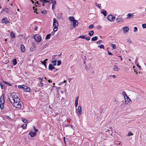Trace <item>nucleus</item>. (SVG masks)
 <instances>
[{
  "instance_id": "nucleus-1",
  "label": "nucleus",
  "mask_w": 146,
  "mask_h": 146,
  "mask_svg": "<svg viewBox=\"0 0 146 146\" xmlns=\"http://www.w3.org/2000/svg\"><path fill=\"white\" fill-rule=\"evenodd\" d=\"M11 98H9V100L10 102L12 103L13 104L16 102H20V99L19 98L16 94L15 93H13L11 94Z\"/></svg>"
},
{
  "instance_id": "nucleus-2",
  "label": "nucleus",
  "mask_w": 146,
  "mask_h": 146,
  "mask_svg": "<svg viewBox=\"0 0 146 146\" xmlns=\"http://www.w3.org/2000/svg\"><path fill=\"white\" fill-rule=\"evenodd\" d=\"M68 19L70 21L73 22V26L74 28L78 25V22L74 19V18L73 17H68Z\"/></svg>"
},
{
  "instance_id": "nucleus-3",
  "label": "nucleus",
  "mask_w": 146,
  "mask_h": 146,
  "mask_svg": "<svg viewBox=\"0 0 146 146\" xmlns=\"http://www.w3.org/2000/svg\"><path fill=\"white\" fill-rule=\"evenodd\" d=\"M13 106L15 108H21L22 105L21 102H16L12 104Z\"/></svg>"
},
{
  "instance_id": "nucleus-4",
  "label": "nucleus",
  "mask_w": 146,
  "mask_h": 146,
  "mask_svg": "<svg viewBox=\"0 0 146 146\" xmlns=\"http://www.w3.org/2000/svg\"><path fill=\"white\" fill-rule=\"evenodd\" d=\"M35 40L37 42H39L41 40V36L38 34L35 35L34 38Z\"/></svg>"
},
{
  "instance_id": "nucleus-5",
  "label": "nucleus",
  "mask_w": 146,
  "mask_h": 146,
  "mask_svg": "<svg viewBox=\"0 0 146 146\" xmlns=\"http://www.w3.org/2000/svg\"><path fill=\"white\" fill-rule=\"evenodd\" d=\"M115 17L112 15H109L107 17V19L110 21H113L115 19Z\"/></svg>"
},
{
  "instance_id": "nucleus-6",
  "label": "nucleus",
  "mask_w": 146,
  "mask_h": 146,
  "mask_svg": "<svg viewBox=\"0 0 146 146\" xmlns=\"http://www.w3.org/2000/svg\"><path fill=\"white\" fill-rule=\"evenodd\" d=\"M53 27H58V22L56 18H54L53 19Z\"/></svg>"
},
{
  "instance_id": "nucleus-7",
  "label": "nucleus",
  "mask_w": 146,
  "mask_h": 146,
  "mask_svg": "<svg viewBox=\"0 0 146 146\" xmlns=\"http://www.w3.org/2000/svg\"><path fill=\"white\" fill-rule=\"evenodd\" d=\"M76 113H78L79 115L81 114L82 111V108L80 106H79L78 109H76Z\"/></svg>"
},
{
  "instance_id": "nucleus-8",
  "label": "nucleus",
  "mask_w": 146,
  "mask_h": 146,
  "mask_svg": "<svg viewBox=\"0 0 146 146\" xmlns=\"http://www.w3.org/2000/svg\"><path fill=\"white\" fill-rule=\"evenodd\" d=\"M116 21L117 23H121L123 21V19L121 17H118L116 19Z\"/></svg>"
},
{
  "instance_id": "nucleus-9",
  "label": "nucleus",
  "mask_w": 146,
  "mask_h": 146,
  "mask_svg": "<svg viewBox=\"0 0 146 146\" xmlns=\"http://www.w3.org/2000/svg\"><path fill=\"white\" fill-rule=\"evenodd\" d=\"M1 22L3 23H5V24H7L9 22V21H8L7 19L6 18H3Z\"/></svg>"
},
{
  "instance_id": "nucleus-10",
  "label": "nucleus",
  "mask_w": 146,
  "mask_h": 146,
  "mask_svg": "<svg viewBox=\"0 0 146 146\" xmlns=\"http://www.w3.org/2000/svg\"><path fill=\"white\" fill-rule=\"evenodd\" d=\"M36 48V46L35 45L34 43H32V46L30 48V50L31 51H34L35 50Z\"/></svg>"
},
{
  "instance_id": "nucleus-11",
  "label": "nucleus",
  "mask_w": 146,
  "mask_h": 146,
  "mask_svg": "<svg viewBox=\"0 0 146 146\" xmlns=\"http://www.w3.org/2000/svg\"><path fill=\"white\" fill-rule=\"evenodd\" d=\"M24 87V90L25 92H29L30 91L31 89L29 87L25 86Z\"/></svg>"
},
{
  "instance_id": "nucleus-12",
  "label": "nucleus",
  "mask_w": 146,
  "mask_h": 146,
  "mask_svg": "<svg viewBox=\"0 0 146 146\" xmlns=\"http://www.w3.org/2000/svg\"><path fill=\"white\" fill-rule=\"evenodd\" d=\"M123 29L124 32L125 33L127 32L129 30V28L127 27H124Z\"/></svg>"
},
{
  "instance_id": "nucleus-13",
  "label": "nucleus",
  "mask_w": 146,
  "mask_h": 146,
  "mask_svg": "<svg viewBox=\"0 0 146 146\" xmlns=\"http://www.w3.org/2000/svg\"><path fill=\"white\" fill-rule=\"evenodd\" d=\"M55 67L52 64H49L48 67V69L50 70H52L53 69H54Z\"/></svg>"
},
{
  "instance_id": "nucleus-14",
  "label": "nucleus",
  "mask_w": 146,
  "mask_h": 146,
  "mask_svg": "<svg viewBox=\"0 0 146 146\" xmlns=\"http://www.w3.org/2000/svg\"><path fill=\"white\" fill-rule=\"evenodd\" d=\"M21 51L22 52H24L25 51V47L23 45H21Z\"/></svg>"
},
{
  "instance_id": "nucleus-15",
  "label": "nucleus",
  "mask_w": 146,
  "mask_h": 146,
  "mask_svg": "<svg viewBox=\"0 0 146 146\" xmlns=\"http://www.w3.org/2000/svg\"><path fill=\"white\" fill-rule=\"evenodd\" d=\"M101 13L103 14L104 16H106L107 15V12L104 9H102V10Z\"/></svg>"
},
{
  "instance_id": "nucleus-16",
  "label": "nucleus",
  "mask_w": 146,
  "mask_h": 146,
  "mask_svg": "<svg viewBox=\"0 0 146 146\" xmlns=\"http://www.w3.org/2000/svg\"><path fill=\"white\" fill-rule=\"evenodd\" d=\"M53 3V4H52V9L53 10L55 7V5H56V1H54L53 2V3Z\"/></svg>"
},
{
  "instance_id": "nucleus-17",
  "label": "nucleus",
  "mask_w": 146,
  "mask_h": 146,
  "mask_svg": "<svg viewBox=\"0 0 146 146\" xmlns=\"http://www.w3.org/2000/svg\"><path fill=\"white\" fill-rule=\"evenodd\" d=\"M38 86L39 87H42L43 86V84L42 81H40L39 83L37 84Z\"/></svg>"
},
{
  "instance_id": "nucleus-18",
  "label": "nucleus",
  "mask_w": 146,
  "mask_h": 146,
  "mask_svg": "<svg viewBox=\"0 0 146 146\" xmlns=\"http://www.w3.org/2000/svg\"><path fill=\"white\" fill-rule=\"evenodd\" d=\"M79 98V97L78 96L77 97L75 100V106L76 107H77L78 106V100Z\"/></svg>"
},
{
  "instance_id": "nucleus-19",
  "label": "nucleus",
  "mask_w": 146,
  "mask_h": 146,
  "mask_svg": "<svg viewBox=\"0 0 146 146\" xmlns=\"http://www.w3.org/2000/svg\"><path fill=\"white\" fill-rule=\"evenodd\" d=\"M29 134L31 136V137H34L35 136V135H36V133H35L34 132H30V133H29Z\"/></svg>"
},
{
  "instance_id": "nucleus-20",
  "label": "nucleus",
  "mask_w": 146,
  "mask_h": 146,
  "mask_svg": "<svg viewBox=\"0 0 146 146\" xmlns=\"http://www.w3.org/2000/svg\"><path fill=\"white\" fill-rule=\"evenodd\" d=\"M0 101H1V102H4V94H3L1 96L0 98Z\"/></svg>"
},
{
  "instance_id": "nucleus-21",
  "label": "nucleus",
  "mask_w": 146,
  "mask_h": 146,
  "mask_svg": "<svg viewBox=\"0 0 146 146\" xmlns=\"http://www.w3.org/2000/svg\"><path fill=\"white\" fill-rule=\"evenodd\" d=\"M87 36V35L86 34H85L84 35H82V36H80L78 38H81L83 39H86V37Z\"/></svg>"
},
{
  "instance_id": "nucleus-22",
  "label": "nucleus",
  "mask_w": 146,
  "mask_h": 146,
  "mask_svg": "<svg viewBox=\"0 0 146 146\" xmlns=\"http://www.w3.org/2000/svg\"><path fill=\"white\" fill-rule=\"evenodd\" d=\"M114 68L113 69V70L115 71H117L118 70V68L117 66L116 65H114L113 66Z\"/></svg>"
},
{
  "instance_id": "nucleus-23",
  "label": "nucleus",
  "mask_w": 146,
  "mask_h": 146,
  "mask_svg": "<svg viewBox=\"0 0 146 146\" xmlns=\"http://www.w3.org/2000/svg\"><path fill=\"white\" fill-rule=\"evenodd\" d=\"M126 102H127V104H128V102H129V103H131L132 102L131 100L129 98H128V99H127L125 100V103Z\"/></svg>"
},
{
  "instance_id": "nucleus-24",
  "label": "nucleus",
  "mask_w": 146,
  "mask_h": 146,
  "mask_svg": "<svg viewBox=\"0 0 146 146\" xmlns=\"http://www.w3.org/2000/svg\"><path fill=\"white\" fill-rule=\"evenodd\" d=\"M98 38V37L97 36H94V37H93L92 38L91 40L92 41H96L97 40Z\"/></svg>"
},
{
  "instance_id": "nucleus-25",
  "label": "nucleus",
  "mask_w": 146,
  "mask_h": 146,
  "mask_svg": "<svg viewBox=\"0 0 146 146\" xmlns=\"http://www.w3.org/2000/svg\"><path fill=\"white\" fill-rule=\"evenodd\" d=\"M47 60V59H45L44 61L41 62L42 64H43V65H44L46 67V60Z\"/></svg>"
},
{
  "instance_id": "nucleus-26",
  "label": "nucleus",
  "mask_w": 146,
  "mask_h": 146,
  "mask_svg": "<svg viewBox=\"0 0 146 146\" xmlns=\"http://www.w3.org/2000/svg\"><path fill=\"white\" fill-rule=\"evenodd\" d=\"M35 7H36L37 6L40 7V3H38V1H37L36 2H35Z\"/></svg>"
},
{
  "instance_id": "nucleus-27",
  "label": "nucleus",
  "mask_w": 146,
  "mask_h": 146,
  "mask_svg": "<svg viewBox=\"0 0 146 146\" xmlns=\"http://www.w3.org/2000/svg\"><path fill=\"white\" fill-rule=\"evenodd\" d=\"M94 34V31H90L88 33V35L90 36H92Z\"/></svg>"
},
{
  "instance_id": "nucleus-28",
  "label": "nucleus",
  "mask_w": 146,
  "mask_h": 146,
  "mask_svg": "<svg viewBox=\"0 0 146 146\" xmlns=\"http://www.w3.org/2000/svg\"><path fill=\"white\" fill-rule=\"evenodd\" d=\"M25 86L24 85H19L18 86V88H20V89H23L24 90V87H25Z\"/></svg>"
},
{
  "instance_id": "nucleus-29",
  "label": "nucleus",
  "mask_w": 146,
  "mask_h": 146,
  "mask_svg": "<svg viewBox=\"0 0 146 146\" xmlns=\"http://www.w3.org/2000/svg\"><path fill=\"white\" fill-rule=\"evenodd\" d=\"M8 9L6 7H5L2 9V11H5V12H6V13H8Z\"/></svg>"
},
{
  "instance_id": "nucleus-30",
  "label": "nucleus",
  "mask_w": 146,
  "mask_h": 146,
  "mask_svg": "<svg viewBox=\"0 0 146 146\" xmlns=\"http://www.w3.org/2000/svg\"><path fill=\"white\" fill-rule=\"evenodd\" d=\"M13 64L14 65H15L17 64V60L16 59H14L13 60Z\"/></svg>"
},
{
  "instance_id": "nucleus-31",
  "label": "nucleus",
  "mask_w": 146,
  "mask_h": 146,
  "mask_svg": "<svg viewBox=\"0 0 146 146\" xmlns=\"http://www.w3.org/2000/svg\"><path fill=\"white\" fill-rule=\"evenodd\" d=\"M131 14L129 13L127 15V19H129L131 18Z\"/></svg>"
},
{
  "instance_id": "nucleus-32",
  "label": "nucleus",
  "mask_w": 146,
  "mask_h": 146,
  "mask_svg": "<svg viewBox=\"0 0 146 146\" xmlns=\"http://www.w3.org/2000/svg\"><path fill=\"white\" fill-rule=\"evenodd\" d=\"M11 38H15V35H14V33L13 32H11Z\"/></svg>"
},
{
  "instance_id": "nucleus-33",
  "label": "nucleus",
  "mask_w": 146,
  "mask_h": 146,
  "mask_svg": "<svg viewBox=\"0 0 146 146\" xmlns=\"http://www.w3.org/2000/svg\"><path fill=\"white\" fill-rule=\"evenodd\" d=\"M27 126V124H23L22 126L21 127L23 129H25Z\"/></svg>"
},
{
  "instance_id": "nucleus-34",
  "label": "nucleus",
  "mask_w": 146,
  "mask_h": 146,
  "mask_svg": "<svg viewBox=\"0 0 146 146\" xmlns=\"http://www.w3.org/2000/svg\"><path fill=\"white\" fill-rule=\"evenodd\" d=\"M22 121H23L24 123H27L28 122V121L25 119V118H22Z\"/></svg>"
},
{
  "instance_id": "nucleus-35",
  "label": "nucleus",
  "mask_w": 146,
  "mask_h": 146,
  "mask_svg": "<svg viewBox=\"0 0 146 146\" xmlns=\"http://www.w3.org/2000/svg\"><path fill=\"white\" fill-rule=\"evenodd\" d=\"M50 36L51 35H50V34H48L46 37V40L49 39L50 38Z\"/></svg>"
},
{
  "instance_id": "nucleus-36",
  "label": "nucleus",
  "mask_w": 146,
  "mask_h": 146,
  "mask_svg": "<svg viewBox=\"0 0 146 146\" xmlns=\"http://www.w3.org/2000/svg\"><path fill=\"white\" fill-rule=\"evenodd\" d=\"M3 82L4 83H5V84H6L7 85H8L10 86H11V84H10V83H9L8 82H5L4 81H3Z\"/></svg>"
},
{
  "instance_id": "nucleus-37",
  "label": "nucleus",
  "mask_w": 146,
  "mask_h": 146,
  "mask_svg": "<svg viewBox=\"0 0 146 146\" xmlns=\"http://www.w3.org/2000/svg\"><path fill=\"white\" fill-rule=\"evenodd\" d=\"M52 63L53 64V65L54 66L56 65V60L52 61Z\"/></svg>"
},
{
  "instance_id": "nucleus-38",
  "label": "nucleus",
  "mask_w": 146,
  "mask_h": 146,
  "mask_svg": "<svg viewBox=\"0 0 146 146\" xmlns=\"http://www.w3.org/2000/svg\"><path fill=\"white\" fill-rule=\"evenodd\" d=\"M133 134L131 132V131H129L128 132L127 136H129L130 135H133Z\"/></svg>"
},
{
  "instance_id": "nucleus-39",
  "label": "nucleus",
  "mask_w": 146,
  "mask_h": 146,
  "mask_svg": "<svg viewBox=\"0 0 146 146\" xmlns=\"http://www.w3.org/2000/svg\"><path fill=\"white\" fill-rule=\"evenodd\" d=\"M111 46L113 48V49H115L116 48V46L115 44H112L111 45Z\"/></svg>"
},
{
  "instance_id": "nucleus-40",
  "label": "nucleus",
  "mask_w": 146,
  "mask_h": 146,
  "mask_svg": "<svg viewBox=\"0 0 146 146\" xmlns=\"http://www.w3.org/2000/svg\"><path fill=\"white\" fill-rule=\"evenodd\" d=\"M101 5L100 4L99 5L98 3H96L95 4L96 6L98 7L99 9H100V7H101V6L99 5Z\"/></svg>"
},
{
  "instance_id": "nucleus-41",
  "label": "nucleus",
  "mask_w": 146,
  "mask_h": 146,
  "mask_svg": "<svg viewBox=\"0 0 146 146\" xmlns=\"http://www.w3.org/2000/svg\"><path fill=\"white\" fill-rule=\"evenodd\" d=\"M98 47H99L101 49L102 48H104V45L102 44L101 45H99L98 46Z\"/></svg>"
},
{
  "instance_id": "nucleus-42",
  "label": "nucleus",
  "mask_w": 146,
  "mask_h": 146,
  "mask_svg": "<svg viewBox=\"0 0 146 146\" xmlns=\"http://www.w3.org/2000/svg\"><path fill=\"white\" fill-rule=\"evenodd\" d=\"M54 27L53 29V31L54 32L56 31L58 29V27Z\"/></svg>"
},
{
  "instance_id": "nucleus-43",
  "label": "nucleus",
  "mask_w": 146,
  "mask_h": 146,
  "mask_svg": "<svg viewBox=\"0 0 146 146\" xmlns=\"http://www.w3.org/2000/svg\"><path fill=\"white\" fill-rule=\"evenodd\" d=\"M142 27L144 29L146 28V24H143L142 25Z\"/></svg>"
},
{
  "instance_id": "nucleus-44",
  "label": "nucleus",
  "mask_w": 146,
  "mask_h": 146,
  "mask_svg": "<svg viewBox=\"0 0 146 146\" xmlns=\"http://www.w3.org/2000/svg\"><path fill=\"white\" fill-rule=\"evenodd\" d=\"M122 94L124 96V97H125V96H126L127 94L125 92V91H123L122 92Z\"/></svg>"
},
{
  "instance_id": "nucleus-45",
  "label": "nucleus",
  "mask_w": 146,
  "mask_h": 146,
  "mask_svg": "<svg viewBox=\"0 0 146 146\" xmlns=\"http://www.w3.org/2000/svg\"><path fill=\"white\" fill-rule=\"evenodd\" d=\"M33 127L35 130L34 133H36V132H37L38 131V130L36 129L35 127L34 126H33Z\"/></svg>"
},
{
  "instance_id": "nucleus-46",
  "label": "nucleus",
  "mask_w": 146,
  "mask_h": 146,
  "mask_svg": "<svg viewBox=\"0 0 146 146\" xmlns=\"http://www.w3.org/2000/svg\"><path fill=\"white\" fill-rule=\"evenodd\" d=\"M3 104H3L0 105V107L1 110L3 109Z\"/></svg>"
},
{
  "instance_id": "nucleus-47",
  "label": "nucleus",
  "mask_w": 146,
  "mask_h": 146,
  "mask_svg": "<svg viewBox=\"0 0 146 146\" xmlns=\"http://www.w3.org/2000/svg\"><path fill=\"white\" fill-rule=\"evenodd\" d=\"M102 42V40H100L97 42V44H100Z\"/></svg>"
},
{
  "instance_id": "nucleus-48",
  "label": "nucleus",
  "mask_w": 146,
  "mask_h": 146,
  "mask_svg": "<svg viewBox=\"0 0 146 146\" xmlns=\"http://www.w3.org/2000/svg\"><path fill=\"white\" fill-rule=\"evenodd\" d=\"M61 63V60H59L58 62L57 65H60Z\"/></svg>"
},
{
  "instance_id": "nucleus-49",
  "label": "nucleus",
  "mask_w": 146,
  "mask_h": 146,
  "mask_svg": "<svg viewBox=\"0 0 146 146\" xmlns=\"http://www.w3.org/2000/svg\"><path fill=\"white\" fill-rule=\"evenodd\" d=\"M127 42L130 44H131L132 43L131 41L129 39H127Z\"/></svg>"
},
{
  "instance_id": "nucleus-50",
  "label": "nucleus",
  "mask_w": 146,
  "mask_h": 146,
  "mask_svg": "<svg viewBox=\"0 0 146 146\" xmlns=\"http://www.w3.org/2000/svg\"><path fill=\"white\" fill-rule=\"evenodd\" d=\"M94 26L93 25H91L89 26V28L90 29H92L93 28Z\"/></svg>"
},
{
  "instance_id": "nucleus-51",
  "label": "nucleus",
  "mask_w": 146,
  "mask_h": 146,
  "mask_svg": "<svg viewBox=\"0 0 146 146\" xmlns=\"http://www.w3.org/2000/svg\"><path fill=\"white\" fill-rule=\"evenodd\" d=\"M0 85L1 87V88L2 89H3V86L2 84V83H0Z\"/></svg>"
},
{
  "instance_id": "nucleus-52",
  "label": "nucleus",
  "mask_w": 146,
  "mask_h": 146,
  "mask_svg": "<svg viewBox=\"0 0 146 146\" xmlns=\"http://www.w3.org/2000/svg\"><path fill=\"white\" fill-rule=\"evenodd\" d=\"M137 28L136 27H134V32H135L137 30Z\"/></svg>"
},
{
  "instance_id": "nucleus-53",
  "label": "nucleus",
  "mask_w": 146,
  "mask_h": 146,
  "mask_svg": "<svg viewBox=\"0 0 146 146\" xmlns=\"http://www.w3.org/2000/svg\"><path fill=\"white\" fill-rule=\"evenodd\" d=\"M42 1V3H45L46 2H48V1Z\"/></svg>"
},
{
  "instance_id": "nucleus-54",
  "label": "nucleus",
  "mask_w": 146,
  "mask_h": 146,
  "mask_svg": "<svg viewBox=\"0 0 146 146\" xmlns=\"http://www.w3.org/2000/svg\"><path fill=\"white\" fill-rule=\"evenodd\" d=\"M137 66L139 68V69H141V66H139V64H137Z\"/></svg>"
},
{
  "instance_id": "nucleus-55",
  "label": "nucleus",
  "mask_w": 146,
  "mask_h": 146,
  "mask_svg": "<svg viewBox=\"0 0 146 146\" xmlns=\"http://www.w3.org/2000/svg\"><path fill=\"white\" fill-rule=\"evenodd\" d=\"M48 2L49 4L52 3H53V1H48Z\"/></svg>"
},
{
  "instance_id": "nucleus-56",
  "label": "nucleus",
  "mask_w": 146,
  "mask_h": 146,
  "mask_svg": "<svg viewBox=\"0 0 146 146\" xmlns=\"http://www.w3.org/2000/svg\"><path fill=\"white\" fill-rule=\"evenodd\" d=\"M90 37L86 38V39L87 40H89L90 39Z\"/></svg>"
},
{
  "instance_id": "nucleus-57",
  "label": "nucleus",
  "mask_w": 146,
  "mask_h": 146,
  "mask_svg": "<svg viewBox=\"0 0 146 146\" xmlns=\"http://www.w3.org/2000/svg\"><path fill=\"white\" fill-rule=\"evenodd\" d=\"M55 32L54 31H52L51 32V33L50 34V35H53L54 34Z\"/></svg>"
},
{
  "instance_id": "nucleus-58",
  "label": "nucleus",
  "mask_w": 146,
  "mask_h": 146,
  "mask_svg": "<svg viewBox=\"0 0 146 146\" xmlns=\"http://www.w3.org/2000/svg\"><path fill=\"white\" fill-rule=\"evenodd\" d=\"M42 13L43 14H45L46 13V11L45 10H44L42 12Z\"/></svg>"
},
{
  "instance_id": "nucleus-59",
  "label": "nucleus",
  "mask_w": 146,
  "mask_h": 146,
  "mask_svg": "<svg viewBox=\"0 0 146 146\" xmlns=\"http://www.w3.org/2000/svg\"><path fill=\"white\" fill-rule=\"evenodd\" d=\"M108 52V54L109 55H113V54L111 52Z\"/></svg>"
},
{
  "instance_id": "nucleus-60",
  "label": "nucleus",
  "mask_w": 146,
  "mask_h": 146,
  "mask_svg": "<svg viewBox=\"0 0 146 146\" xmlns=\"http://www.w3.org/2000/svg\"><path fill=\"white\" fill-rule=\"evenodd\" d=\"M4 102H1V101H0V105L1 104H4Z\"/></svg>"
},
{
  "instance_id": "nucleus-61",
  "label": "nucleus",
  "mask_w": 146,
  "mask_h": 146,
  "mask_svg": "<svg viewBox=\"0 0 146 146\" xmlns=\"http://www.w3.org/2000/svg\"><path fill=\"white\" fill-rule=\"evenodd\" d=\"M33 9L34 10H36V9L35 8V7L34 6L33 7Z\"/></svg>"
},
{
  "instance_id": "nucleus-62",
  "label": "nucleus",
  "mask_w": 146,
  "mask_h": 146,
  "mask_svg": "<svg viewBox=\"0 0 146 146\" xmlns=\"http://www.w3.org/2000/svg\"><path fill=\"white\" fill-rule=\"evenodd\" d=\"M134 16V15H133V14H131V18H132Z\"/></svg>"
},
{
  "instance_id": "nucleus-63",
  "label": "nucleus",
  "mask_w": 146,
  "mask_h": 146,
  "mask_svg": "<svg viewBox=\"0 0 146 146\" xmlns=\"http://www.w3.org/2000/svg\"><path fill=\"white\" fill-rule=\"evenodd\" d=\"M112 77L113 78H115L116 77V76L115 75H113Z\"/></svg>"
},
{
  "instance_id": "nucleus-64",
  "label": "nucleus",
  "mask_w": 146,
  "mask_h": 146,
  "mask_svg": "<svg viewBox=\"0 0 146 146\" xmlns=\"http://www.w3.org/2000/svg\"><path fill=\"white\" fill-rule=\"evenodd\" d=\"M134 72H135L136 74H137V72L136 71V70L135 69H134Z\"/></svg>"
}]
</instances>
